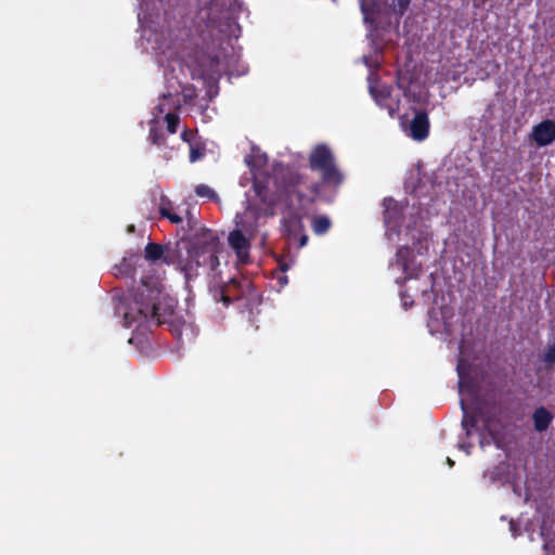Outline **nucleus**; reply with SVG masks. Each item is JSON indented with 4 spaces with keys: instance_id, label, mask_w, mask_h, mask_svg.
<instances>
[{
    "instance_id": "f257e3e1",
    "label": "nucleus",
    "mask_w": 555,
    "mask_h": 555,
    "mask_svg": "<svg viewBox=\"0 0 555 555\" xmlns=\"http://www.w3.org/2000/svg\"><path fill=\"white\" fill-rule=\"evenodd\" d=\"M308 164L312 171L320 172V181H313L307 175L283 166L275 168L272 176L254 172L253 189L256 196L271 207L286 203L291 207L305 209L318 199H324L325 189L336 193L344 182V175L330 146L317 144L309 154Z\"/></svg>"
},
{
    "instance_id": "f03ea898",
    "label": "nucleus",
    "mask_w": 555,
    "mask_h": 555,
    "mask_svg": "<svg viewBox=\"0 0 555 555\" xmlns=\"http://www.w3.org/2000/svg\"><path fill=\"white\" fill-rule=\"evenodd\" d=\"M171 312L162 301L160 283L155 278L142 279L137 289L120 297L115 306V314L122 318L126 327L160 325Z\"/></svg>"
},
{
    "instance_id": "7ed1b4c3",
    "label": "nucleus",
    "mask_w": 555,
    "mask_h": 555,
    "mask_svg": "<svg viewBox=\"0 0 555 555\" xmlns=\"http://www.w3.org/2000/svg\"><path fill=\"white\" fill-rule=\"evenodd\" d=\"M188 250V258L179 260V268L184 273L185 280L198 275V268L202 266V257L209 253H219L220 242L218 235L209 229H201L189 241L184 242Z\"/></svg>"
},
{
    "instance_id": "20e7f679",
    "label": "nucleus",
    "mask_w": 555,
    "mask_h": 555,
    "mask_svg": "<svg viewBox=\"0 0 555 555\" xmlns=\"http://www.w3.org/2000/svg\"><path fill=\"white\" fill-rule=\"evenodd\" d=\"M260 203L264 206V211L271 216L275 214V209L279 207H284L288 210H292L288 212L287 216H285L282 221V229L286 236L289 240H297L299 242V247H304L308 243V235L305 233V224H304V217L307 214L308 209L310 207H307L305 209H299L296 206L291 207L286 205V203H279L275 206H269L266 203Z\"/></svg>"
},
{
    "instance_id": "39448f33",
    "label": "nucleus",
    "mask_w": 555,
    "mask_h": 555,
    "mask_svg": "<svg viewBox=\"0 0 555 555\" xmlns=\"http://www.w3.org/2000/svg\"><path fill=\"white\" fill-rule=\"evenodd\" d=\"M429 129L430 121L428 114L425 111L415 109L414 117L405 130L408 135L411 137L414 141L422 142L428 138Z\"/></svg>"
},
{
    "instance_id": "423d86ee",
    "label": "nucleus",
    "mask_w": 555,
    "mask_h": 555,
    "mask_svg": "<svg viewBox=\"0 0 555 555\" xmlns=\"http://www.w3.org/2000/svg\"><path fill=\"white\" fill-rule=\"evenodd\" d=\"M176 255L171 251L170 245H163L154 242H149L144 248V259L151 263L163 262L172 264Z\"/></svg>"
},
{
    "instance_id": "0eeeda50",
    "label": "nucleus",
    "mask_w": 555,
    "mask_h": 555,
    "mask_svg": "<svg viewBox=\"0 0 555 555\" xmlns=\"http://www.w3.org/2000/svg\"><path fill=\"white\" fill-rule=\"evenodd\" d=\"M141 260L139 254H130L124 257L119 263L113 267L114 276L133 281L137 267L140 266Z\"/></svg>"
},
{
    "instance_id": "6e6552de",
    "label": "nucleus",
    "mask_w": 555,
    "mask_h": 555,
    "mask_svg": "<svg viewBox=\"0 0 555 555\" xmlns=\"http://www.w3.org/2000/svg\"><path fill=\"white\" fill-rule=\"evenodd\" d=\"M532 140L539 146H546L555 141V121L551 119L543 120L532 129Z\"/></svg>"
},
{
    "instance_id": "1a4fd4ad",
    "label": "nucleus",
    "mask_w": 555,
    "mask_h": 555,
    "mask_svg": "<svg viewBox=\"0 0 555 555\" xmlns=\"http://www.w3.org/2000/svg\"><path fill=\"white\" fill-rule=\"evenodd\" d=\"M229 245L235 251L237 259L242 263L249 261V241L240 230H233L228 237Z\"/></svg>"
},
{
    "instance_id": "9d476101",
    "label": "nucleus",
    "mask_w": 555,
    "mask_h": 555,
    "mask_svg": "<svg viewBox=\"0 0 555 555\" xmlns=\"http://www.w3.org/2000/svg\"><path fill=\"white\" fill-rule=\"evenodd\" d=\"M372 95L374 96L375 101L380 105L387 108L389 115L392 117L399 109V101H397L395 104H384L387 100L390 99L391 90L387 86H383L378 89L371 87L370 88Z\"/></svg>"
},
{
    "instance_id": "9b49d317",
    "label": "nucleus",
    "mask_w": 555,
    "mask_h": 555,
    "mask_svg": "<svg viewBox=\"0 0 555 555\" xmlns=\"http://www.w3.org/2000/svg\"><path fill=\"white\" fill-rule=\"evenodd\" d=\"M553 418V414L545 406L537 408L532 414L534 429L538 433L545 431L552 424Z\"/></svg>"
},
{
    "instance_id": "f8f14e48",
    "label": "nucleus",
    "mask_w": 555,
    "mask_h": 555,
    "mask_svg": "<svg viewBox=\"0 0 555 555\" xmlns=\"http://www.w3.org/2000/svg\"><path fill=\"white\" fill-rule=\"evenodd\" d=\"M240 287V282L236 279H231L229 284L222 286L217 294L215 295V298L217 300H220L223 302L224 307H229L233 299H238L240 296L236 294L232 295V289H237Z\"/></svg>"
},
{
    "instance_id": "ddd939ff",
    "label": "nucleus",
    "mask_w": 555,
    "mask_h": 555,
    "mask_svg": "<svg viewBox=\"0 0 555 555\" xmlns=\"http://www.w3.org/2000/svg\"><path fill=\"white\" fill-rule=\"evenodd\" d=\"M461 408L463 411L462 427L467 437L472 436L473 429L477 426V417L473 413H468L464 400H461Z\"/></svg>"
},
{
    "instance_id": "4468645a",
    "label": "nucleus",
    "mask_w": 555,
    "mask_h": 555,
    "mask_svg": "<svg viewBox=\"0 0 555 555\" xmlns=\"http://www.w3.org/2000/svg\"><path fill=\"white\" fill-rule=\"evenodd\" d=\"M332 222L327 216H314L311 228L317 235H323L331 229Z\"/></svg>"
},
{
    "instance_id": "2eb2a0df",
    "label": "nucleus",
    "mask_w": 555,
    "mask_h": 555,
    "mask_svg": "<svg viewBox=\"0 0 555 555\" xmlns=\"http://www.w3.org/2000/svg\"><path fill=\"white\" fill-rule=\"evenodd\" d=\"M149 141L157 146H162L166 142L164 130L157 125H152L149 131Z\"/></svg>"
},
{
    "instance_id": "dca6fc26",
    "label": "nucleus",
    "mask_w": 555,
    "mask_h": 555,
    "mask_svg": "<svg viewBox=\"0 0 555 555\" xmlns=\"http://www.w3.org/2000/svg\"><path fill=\"white\" fill-rule=\"evenodd\" d=\"M181 107V103L179 100H173L170 93L163 94L162 102L157 105V111L159 113H164L166 109L175 108L179 109Z\"/></svg>"
},
{
    "instance_id": "f3484780",
    "label": "nucleus",
    "mask_w": 555,
    "mask_h": 555,
    "mask_svg": "<svg viewBox=\"0 0 555 555\" xmlns=\"http://www.w3.org/2000/svg\"><path fill=\"white\" fill-rule=\"evenodd\" d=\"M165 121L167 124V131L171 134L176 133L178 130V126L180 122V117L176 113H167L165 116Z\"/></svg>"
},
{
    "instance_id": "a211bd4d",
    "label": "nucleus",
    "mask_w": 555,
    "mask_h": 555,
    "mask_svg": "<svg viewBox=\"0 0 555 555\" xmlns=\"http://www.w3.org/2000/svg\"><path fill=\"white\" fill-rule=\"evenodd\" d=\"M202 266H209L211 271H215L219 266L218 253H209L205 257H202Z\"/></svg>"
},
{
    "instance_id": "6ab92c4d",
    "label": "nucleus",
    "mask_w": 555,
    "mask_h": 555,
    "mask_svg": "<svg viewBox=\"0 0 555 555\" xmlns=\"http://www.w3.org/2000/svg\"><path fill=\"white\" fill-rule=\"evenodd\" d=\"M195 193L199 197H207L209 199H214L217 197L215 191L206 184H198L195 188Z\"/></svg>"
},
{
    "instance_id": "aec40b11",
    "label": "nucleus",
    "mask_w": 555,
    "mask_h": 555,
    "mask_svg": "<svg viewBox=\"0 0 555 555\" xmlns=\"http://www.w3.org/2000/svg\"><path fill=\"white\" fill-rule=\"evenodd\" d=\"M159 212L162 217L168 219L171 223L179 224L182 222V217L179 215L171 212L168 208L160 206Z\"/></svg>"
},
{
    "instance_id": "412c9836",
    "label": "nucleus",
    "mask_w": 555,
    "mask_h": 555,
    "mask_svg": "<svg viewBox=\"0 0 555 555\" xmlns=\"http://www.w3.org/2000/svg\"><path fill=\"white\" fill-rule=\"evenodd\" d=\"M411 0H393V12L402 16L409 9Z\"/></svg>"
},
{
    "instance_id": "4be33fe9",
    "label": "nucleus",
    "mask_w": 555,
    "mask_h": 555,
    "mask_svg": "<svg viewBox=\"0 0 555 555\" xmlns=\"http://www.w3.org/2000/svg\"><path fill=\"white\" fill-rule=\"evenodd\" d=\"M410 255V248L404 246L400 247L397 251L398 262L403 267L404 271L408 269V257Z\"/></svg>"
},
{
    "instance_id": "5701e85b",
    "label": "nucleus",
    "mask_w": 555,
    "mask_h": 555,
    "mask_svg": "<svg viewBox=\"0 0 555 555\" xmlns=\"http://www.w3.org/2000/svg\"><path fill=\"white\" fill-rule=\"evenodd\" d=\"M543 362L547 365L555 364V343L550 345L543 354Z\"/></svg>"
},
{
    "instance_id": "b1692460",
    "label": "nucleus",
    "mask_w": 555,
    "mask_h": 555,
    "mask_svg": "<svg viewBox=\"0 0 555 555\" xmlns=\"http://www.w3.org/2000/svg\"><path fill=\"white\" fill-rule=\"evenodd\" d=\"M182 93H183V98H184V103L192 102L196 96L195 90L192 86L184 87L182 89Z\"/></svg>"
},
{
    "instance_id": "393cba45",
    "label": "nucleus",
    "mask_w": 555,
    "mask_h": 555,
    "mask_svg": "<svg viewBox=\"0 0 555 555\" xmlns=\"http://www.w3.org/2000/svg\"><path fill=\"white\" fill-rule=\"evenodd\" d=\"M203 152L197 149V147H194L193 145H191V149H190V162L191 163H195L196 160H198L201 157H203Z\"/></svg>"
},
{
    "instance_id": "a878e982",
    "label": "nucleus",
    "mask_w": 555,
    "mask_h": 555,
    "mask_svg": "<svg viewBox=\"0 0 555 555\" xmlns=\"http://www.w3.org/2000/svg\"><path fill=\"white\" fill-rule=\"evenodd\" d=\"M192 135V132L188 129L183 130L181 133V138L185 142H190V137Z\"/></svg>"
},
{
    "instance_id": "bb28decb",
    "label": "nucleus",
    "mask_w": 555,
    "mask_h": 555,
    "mask_svg": "<svg viewBox=\"0 0 555 555\" xmlns=\"http://www.w3.org/2000/svg\"><path fill=\"white\" fill-rule=\"evenodd\" d=\"M543 547L546 552V555H551L550 552H551V548L553 547L552 546V541H544V544H543Z\"/></svg>"
},
{
    "instance_id": "cd10ccee",
    "label": "nucleus",
    "mask_w": 555,
    "mask_h": 555,
    "mask_svg": "<svg viewBox=\"0 0 555 555\" xmlns=\"http://www.w3.org/2000/svg\"><path fill=\"white\" fill-rule=\"evenodd\" d=\"M245 162H246V164L250 167V169L253 170V168H254L253 157H251V156H247V157L245 158Z\"/></svg>"
},
{
    "instance_id": "c85d7f7f",
    "label": "nucleus",
    "mask_w": 555,
    "mask_h": 555,
    "mask_svg": "<svg viewBox=\"0 0 555 555\" xmlns=\"http://www.w3.org/2000/svg\"><path fill=\"white\" fill-rule=\"evenodd\" d=\"M279 282H280V284L283 286V285H285V284L287 283V278H286V276H281V278L279 279Z\"/></svg>"
},
{
    "instance_id": "c756f323",
    "label": "nucleus",
    "mask_w": 555,
    "mask_h": 555,
    "mask_svg": "<svg viewBox=\"0 0 555 555\" xmlns=\"http://www.w3.org/2000/svg\"><path fill=\"white\" fill-rule=\"evenodd\" d=\"M457 373H459L460 378H462L463 377V370H462L461 363H459V365H457Z\"/></svg>"
},
{
    "instance_id": "7c9ffc66",
    "label": "nucleus",
    "mask_w": 555,
    "mask_h": 555,
    "mask_svg": "<svg viewBox=\"0 0 555 555\" xmlns=\"http://www.w3.org/2000/svg\"><path fill=\"white\" fill-rule=\"evenodd\" d=\"M280 268H281L282 272H285L288 269V264L280 263Z\"/></svg>"
},
{
    "instance_id": "2f4dec72",
    "label": "nucleus",
    "mask_w": 555,
    "mask_h": 555,
    "mask_svg": "<svg viewBox=\"0 0 555 555\" xmlns=\"http://www.w3.org/2000/svg\"><path fill=\"white\" fill-rule=\"evenodd\" d=\"M447 462L450 466H453L454 465V462L450 459V457H447Z\"/></svg>"
},
{
    "instance_id": "473e14b6",
    "label": "nucleus",
    "mask_w": 555,
    "mask_h": 555,
    "mask_svg": "<svg viewBox=\"0 0 555 555\" xmlns=\"http://www.w3.org/2000/svg\"><path fill=\"white\" fill-rule=\"evenodd\" d=\"M128 231H129V232L134 231V225H130V227L128 228Z\"/></svg>"
}]
</instances>
